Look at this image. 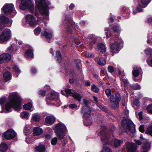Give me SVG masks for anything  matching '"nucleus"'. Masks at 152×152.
<instances>
[{"mask_svg":"<svg viewBox=\"0 0 152 152\" xmlns=\"http://www.w3.org/2000/svg\"><path fill=\"white\" fill-rule=\"evenodd\" d=\"M35 15L37 16L38 13L37 11H39L42 15L45 16L43 19L41 18H38L37 21L35 17L31 15H26L23 20V23L25 25H29L31 26H34L37 24H41L42 22H44L46 25L45 21H48V7L50 4V2L46 0H35Z\"/></svg>","mask_w":152,"mask_h":152,"instance_id":"nucleus-1","label":"nucleus"},{"mask_svg":"<svg viewBox=\"0 0 152 152\" xmlns=\"http://www.w3.org/2000/svg\"><path fill=\"white\" fill-rule=\"evenodd\" d=\"M22 99L17 92H13L9 96V102L7 103L4 107L3 104L7 101L5 96L0 98V105H2L1 113H7L11 111V108L14 107L16 109H19L21 108L20 103Z\"/></svg>","mask_w":152,"mask_h":152,"instance_id":"nucleus-2","label":"nucleus"},{"mask_svg":"<svg viewBox=\"0 0 152 152\" xmlns=\"http://www.w3.org/2000/svg\"><path fill=\"white\" fill-rule=\"evenodd\" d=\"M10 23L8 26H10L12 23V21L9 20L5 16H0V30L6 26V24ZM12 34L10 30L6 28L2 31L0 34V43L3 44L8 41L11 37Z\"/></svg>","mask_w":152,"mask_h":152,"instance_id":"nucleus-3","label":"nucleus"},{"mask_svg":"<svg viewBox=\"0 0 152 152\" xmlns=\"http://www.w3.org/2000/svg\"><path fill=\"white\" fill-rule=\"evenodd\" d=\"M129 114V110L124 109L121 116V118H124L121 121V125L127 133L130 134V133L135 132V126L132 121L128 118Z\"/></svg>","mask_w":152,"mask_h":152,"instance_id":"nucleus-4","label":"nucleus"},{"mask_svg":"<svg viewBox=\"0 0 152 152\" xmlns=\"http://www.w3.org/2000/svg\"><path fill=\"white\" fill-rule=\"evenodd\" d=\"M101 128V130H98L96 132V134L101 136V139L103 143H111V141L113 136V132L115 130V127L112 125L110 129V131L108 132H107L105 126H102Z\"/></svg>","mask_w":152,"mask_h":152,"instance_id":"nucleus-5","label":"nucleus"},{"mask_svg":"<svg viewBox=\"0 0 152 152\" xmlns=\"http://www.w3.org/2000/svg\"><path fill=\"white\" fill-rule=\"evenodd\" d=\"M106 34L107 38L110 37L109 43L112 52L113 53L118 52L123 43L122 41L118 36L115 37L114 36L112 35L109 31L106 32Z\"/></svg>","mask_w":152,"mask_h":152,"instance_id":"nucleus-6","label":"nucleus"},{"mask_svg":"<svg viewBox=\"0 0 152 152\" xmlns=\"http://www.w3.org/2000/svg\"><path fill=\"white\" fill-rule=\"evenodd\" d=\"M52 128L60 140L64 138L67 131L66 126L62 123L55 124Z\"/></svg>","mask_w":152,"mask_h":152,"instance_id":"nucleus-7","label":"nucleus"},{"mask_svg":"<svg viewBox=\"0 0 152 152\" xmlns=\"http://www.w3.org/2000/svg\"><path fill=\"white\" fill-rule=\"evenodd\" d=\"M59 94L58 92L51 91L47 94L46 101L48 104H54L57 106H59L61 104L60 102H58Z\"/></svg>","mask_w":152,"mask_h":152,"instance_id":"nucleus-8","label":"nucleus"},{"mask_svg":"<svg viewBox=\"0 0 152 152\" xmlns=\"http://www.w3.org/2000/svg\"><path fill=\"white\" fill-rule=\"evenodd\" d=\"M91 112V108L86 106L85 108H83L82 111V113L83 114V123L86 126H89L92 124L90 115Z\"/></svg>","mask_w":152,"mask_h":152,"instance_id":"nucleus-9","label":"nucleus"},{"mask_svg":"<svg viewBox=\"0 0 152 152\" xmlns=\"http://www.w3.org/2000/svg\"><path fill=\"white\" fill-rule=\"evenodd\" d=\"M21 0L16 1L17 4H19ZM20 8L23 10L29 9L33 10L34 7V3L33 0H22L19 6Z\"/></svg>","mask_w":152,"mask_h":152,"instance_id":"nucleus-10","label":"nucleus"},{"mask_svg":"<svg viewBox=\"0 0 152 152\" xmlns=\"http://www.w3.org/2000/svg\"><path fill=\"white\" fill-rule=\"evenodd\" d=\"M68 17L66 16L64 22V24L67 28V33H71L72 32L71 26L77 31H78L80 29L78 26L74 22H73L71 20H69L67 18Z\"/></svg>","mask_w":152,"mask_h":152,"instance_id":"nucleus-11","label":"nucleus"},{"mask_svg":"<svg viewBox=\"0 0 152 152\" xmlns=\"http://www.w3.org/2000/svg\"><path fill=\"white\" fill-rule=\"evenodd\" d=\"M110 101L111 107L113 108L119 107V103L121 99L120 95L118 93L116 94H113L110 97Z\"/></svg>","mask_w":152,"mask_h":152,"instance_id":"nucleus-12","label":"nucleus"},{"mask_svg":"<svg viewBox=\"0 0 152 152\" xmlns=\"http://www.w3.org/2000/svg\"><path fill=\"white\" fill-rule=\"evenodd\" d=\"M2 9L4 12L7 14H12L13 16H14L16 13L14 5L12 4H5Z\"/></svg>","mask_w":152,"mask_h":152,"instance_id":"nucleus-13","label":"nucleus"},{"mask_svg":"<svg viewBox=\"0 0 152 152\" xmlns=\"http://www.w3.org/2000/svg\"><path fill=\"white\" fill-rule=\"evenodd\" d=\"M61 93L63 95L65 94V93L67 95H71L75 99L77 100L79 102H80L82 97L80 94L77 93H72L71 90L70 89H67L64 90H62L61 91Z\"/></svg>","mask_w":152,"mask_h":152,"instance_id":"nucleus-14","label":"nucleus"},{"mask_svg":"<svg viewBox=\"0 0 152 152\" xmlns=\"http://www.w3.org/2000/svg\"><path fill=\"white\" fill-rule=\"evenodd\" d=\"M16 136V133L12 129H9L4 133V138L7 140L12 139Z\"/></svg>","mask_w":152,"mask_h":152,"instance_id":"nucleus-15","label":"nucleus"},{"mask_svg":"<svg viewBox=\"0 0 152 152\" xmlns=\"http://www.w3.org/2000/svg\"><path fill=\"white\" fill-rule=\"evenodd\" d=\"M42 34L47 39H50L52 37L53 32L52 30L49 28H44V31L41 32Z\"/></svg>","mask_w":152,"mask_h":152,"instance_id":"nucleus-16","label":"nucleus"},{"mask_svg":"<svg viewBox=\"0 0 152 152\" xmlns=\"http://www.w3.org/2000/svg\"><path fill=\"white\" fill-rule=\"evenodd\" d=\"M56 118L53 115L47 116L45 118V121L47 125L51 126L56 121Z\"/></svg>","mask_w":152,"mask_h":152,"instance_id":"nucleus-17","label":"nucleus"},{"mask_svg":"<svg viewBox=\"0 0 152 152\" xmlns=\"http://www.w3.org/2000/svg\"><path fill=\"white\" fill-rule=\"evenodd\" d=\"M88 37V42L87 43V45L89 46L90 48H91L96 42V37L93 34L89 35Z\"/></svg>","mask_w":152,"mask_h":152,"instance_id":"nucleus-18","label":"nucleus"},{"mask_svg":"<svg viewBox=\"0 0 152 152\" xmlns=\"http://www.w3.org/2000/svg\"><path fill=\"white\" fill-rule=\"evenodd\" d=\"M126 147L128 152H138L137 150V146L134 143L128 142L126 143Z\"/></svg>","mask_w":152,"mask_h":152,"instance_id":"nucleus-19","label":"nucleus"},{"mask_svg":"<svg viewBox=\"0 0 152 152\" xmlns=\"http://www.w3.org/2000/svg\"><path fill=\"white\" fill-rule=\"evenodd\" d=\"M118 70L120 78L122 81L124 83V85L125 86L128 85L129 84V83L127 80L124 76V74L123 70L120 67L118 68Z\"/></svg>","mask_w":152,"mask_h":152,"instance_id":"nucleus-20","label":"nucleus"},{"mask_svg":"<svg viewBox=\"0 0 152 152\" xmlns=\"http://www.w3.org/2000/svg\"><path fill=\"white\" fill-rule=\"evenodd\" d=\"M124 143V141L122 140H118L116 139H114V137H113V139L111 141V143L105 144L104 143V144H111L113 145V144L114 146L115 147H118L120 146L122 144Z\"/></svg>","mask_w":152,"mask_h":152,"instance_id":"nucleus-21","label":"nucleus"},{"mask_svg":"<svg viewBox=\"0 0 152 152\" xmlns=\"http://www.w3.org/2000/svg\"><path fill=\"white\" fill-rule=\"evenodd\" d=\"M142 71L141 68L139 67L134 66L133 68L132 73L134 77L138 76L140 72Z\"/></svg>","mask_w":152,"mask_h":152,"instance_id":"nucleus-22","label":"nucleus"},{"mask_svg":"<svg viewBox=\"0 0 152 152\" xmlns=\"http://www.w3.org/2000/svg\"><path fill=\"white\" fill-rule=\"evenodd\" d=\"M33 50L31 49L27 50L25 53V56L27 58H33Z\"/></svg>","mask_w":152,"mask_h":152,"instance_id":"nucleus-23","label":"nucleus"},{"mask_svg":"<svg viewBox=\"0 0 152 152\" xmlns=\"http://www.w3.org/2000/svg\"><path fill=\"white\" fill-rule=\"evenodd\" d=\"M10 68H13V71L17 74H18L15 76L16 77H17L20 72V71L18 66L15 64L12 63L10 65Z\"/></svg>","mask_w":152,"mask_h":152,"instance_id":"nucleus-24","label":"nucleus"},{"mask_svg":"<svg viewBox=\"0 0 152 152\" xmlns=\"http://www.w3.org/2000/svg\"><path fill=\"white\" fill-rule=\"evenodd\" d=\"M45 150V147L42 145L37 146L34 148V151L36 152H44Z\"/></svg>","mask_w":152,"mask_h":152,"instance_id":"nucleus-25","label":"nucleus"},{"mask_svg":"<svg viewBox=\"0 0 152 152\" xmlns=\"http://www.w3.org/2000/svg\"><path fill=\"white\" fill-rule=\"evenodd\" d=\"M3 78L5 81L10 80L12 78V75L10 72L7 71L3 74Z\"/></svg>","mask_w":152,"mask_h":152,"instance_id":"nucleus-26","label":"nucleus"},{"mask_svg":"<svg viewBox=\"0 0 152 152\" xmlns=\"http://www.w3.org/2000/svg\"><path fill=\"white\" fill-rule=\"evenodd\" d=\"M145 7V6H144L142 4H139L135 9L133 10V13L135 15L137 12H141L142 11V8Z\"/></svg>","mask_w":152,"mask_h":152,"instance_id":"nucleus-27","label":"nucleus"},{"mask_svg":"<svg viewBox=\"0 0 152 152\" xmlns=\"http://www.w3.org/2000/svg\"><path fill=\"white\" fill-rule=\"evenodd\" d=\"M98 50L100 52L103 53L105 52L106 48L104 45L102 43H99L97 46Z\"/></svg>","mask_w":152,"mask_h":152,"instance_id":"nucleus-28","label":"nucleus"},{"mask_svg":"<svg viewBox=\"0 0 152 152\" xmlns=\"http://www.w3.org/2000/svg\"><path fill=\"white\" fill-rule=\"evenodd\" d=\"M140 101L137 99H134L132 101V106L135 109L140 107Z\"/></svg>","mask_w":152,"mask_h":152,"instance_id":"nucleus-29","label":"nucleus"},{"mask_svg":"<svg viewBox=\"0 0 152 152\" xmlns=\"http://www.w3.org/2000/svg\"><path fill=\"white\" fill-rule=\"evenodd\" d=\"M42 129L39 127H34L33 130V132L34 135H40L42 133Z\"/></svg>","mask_w":152,"mask_h":152,"instance_id":"nucleus-30","label":"nucleus"},{"mask_svg":"<svg viewBox=\"0 0 152 152\" xmlns=\"http://www.w3.org/2000/svg\"><path fill=\"white\" fill-rule=\"evenodd\" d=\"M95 61L100 65H103L106 63L105 60L103 57L96 58L95 59Z\"/></svg>","mask_w":152,"mask_h":152,"instance_id":"nucleus-31","label":"nucleus"},{"mask_svg":"<svg viewBox=\"0 0 152 152\" xmlns=\"http://www.w3.org/2000/svg\"><path fill=\"white\" fill-rule=\"evenodd\" d=\"M29 128L30 125L29 124L26 125L24 127L23 131L25 134L26 135H29L31 132L32 129L30 130L29 129Z\"/></svg>","mask_w":152,"mask_h":152,"instance_id":"nucleus-32","label":"nucleus"},{"mask_svg":"<svg viewBox=\"0 0 152 152\" xmlns=\"http://www.w3.org/2000/svg\"><path fill=\"white\" fill-rule=\"evenodd\" d=\"M23 108L25 110H30L31 111H32L33 109L32 108V104L31 102H29L27 104H24L23 106Z\"/></svg>","mask_w":152,"mask_h":152,"instance_id":"nucleus-33","label":"nucleus"},{"mask_svg":"<svg viewBox=\"0 0 152 152\" xmlns=\"http://www.w3.org/2000/svg\"><path fill=\"white\" fill-rule=\"evenodd\" d=\"M40 115L39 114L36 113L32 115V118L33 120L35 121H40Z\"/></svg>","mask_w":152,"mask_h":152,"instance_id":"nucleus-34","label":"nucleus"},{"mask_svg":"<svg viewBox=\"0 0 152 152\" xmlns=\"http://www.w3.org/2000/svg\"><path fill=\"white\" fill-rule=\"evenodd\" d=\"M1 55H2V58H4L5 61H7L10 60L11 58V56L9 54L5 53L2 54Z\"/></svg>","mask_w":152,"mask_h":152,"instance_id":"nucleus-35","label":"nucleus"},{"mask_svg":"<svg viewBox=\"0 0 152 152\" xmlns=\"http://www.w3.org/2000/svg\"><path fill=\"white\" fill-rule=\"evenodd\" d=\"M142 147L144 150L142 152H147V151L145 150H148L150 149V145L149 143L146 142L142 146Z\"/></svg>","mask_w":152,"mask_h":152,"instance_id":"nucleus-36","label":"nucleus"},{"mask_svg":"<svg viewBox=\"0 0 152 152\" xmlns=\"http://www.w3.org/2000/svg\"><path fill=\"white\" fill-rule=\"evenodd\" d=\"M20 115L23 119H28L29 118L28 113L25 111L22 112L20 114Z\"/></svg>","mask_w":152,"mask_h":152,"instance_id":"nucleus-37","label":"nucleus"},{"mask_svg":"<svg viewBox=\"0 0 152 152\" xmlns=\"http://www.w3.org/2000/svg\"><path fill=\"white\" fill-rule=\"evenodd\" d=\"M56 58L57 61L58 62H60L61 61V55L59 51H57L56 52Z\"/></svg>","mask_w":152,"mask_h":152,"instance_id":"nucleus-38","label":"nucleus"},{"mask_svg":"<svg viewBox=\"0 0 152 152\" xmlns=\"http://www.w3.org/2000/svg\"><path fill=\"white\" fill-rule=\"evenodd\" d=\"M93 99H94V102L96 103L97 106L101 109L102 110H104L105 111V109L104 108V107L100 104H99L98 102V99L95 96H93Z\"/></svg>","mask_w":152,"mask_h":152,"instance_id":"nucleus-39","label":"nucleus"},{"mask_svg":"<svg viewBox=\"0 0 152 152\" xmlns=\"http://www.w3.org/2000/svg\"><path fill=\"white\" fill-rule=\"evenodd\" d=\"M49 87L47 86H46L44 87V89H41L39 92V94L41 96H44L46 94V91L49 89Z\"/></svg>","mask_w":152,"mask_h":152,"instance_id":"nucleus-40","label":"nucleus"},{"mask_svg":"<svg viewBox=\"0 0 152 152\" xmlns=\"http://www.w3.org/2000/svg\"><path fill=\"white\" fill-rule=\"evenodd\" d=\"M8 148L7 145L4 143H2L0 145V150L2 151H4Z\"/></svg>","mask_w":152,"mask_h":152,"instance_id":"nucleus-41","label":"nucleus"},{"mask_svg":"<svg viewBox=\"0 0 152 152\" xmlns=\"http://www.w3.org/2000/svg\"><path fill=\"white\" fill-rule=\"evenodd\" d=\"M16 50L13 48L12 46H10L8 48L7 51L8 52L11 54H14L16 53Z\"/></svg>","mask_w":152,"mask_h":152,"instance_id":"nucleus-42","label":"nucleus"},{"mask_svg":"<svg viewBox=\"0 0 152 152\" xmlns=\"http://www.w3.org/2000/svg\"><path fill=\"white\" fill-rule=\"evenodd\" d=\"M69 108L74 109L75 110L78 109L80 107V106H78L75 103H72L69 105Z\"/></svg>","mask_w":152,"mask_h":152,"instance_id":"nucleus-43","label":"nucleus"},{"mask_svg":"<svg viewBox=\"0 0 152 152\" xmlns=\"http://www.w3.org/2000/svg\"><path fill=\"white\" fill-rule=\"evenodd\" d=\"M113 30L114 33H119L121 31L120 28L118 25H115L113 27Z\"/></svg>","mask_w":152,"mask_h":152,"instance_id":"nucleus-44","label":"nucleus"},{"mask_svg":"<svg viewBox=\"0 0 152 152\" xmlns=\"http://www.w3.org/2000/svg\"><path fill=\"white\" fill-rule=\"evenodd\" d=\"M100 152H112V151L109 147L106 146H104L103 149Z\"/></svg>","mask_w":152,"mask_h":152,"instance_id":"nucleus-45","label":"nucleus"},{"mask_svg":"<svg viewBox=\"0 0 152 152\" xmlns=\"http://www.w3.org/2000/svg\"><path fill=\"white\" fill-rule=\"evenodd\" d=\"M151 0H140L142 4L146 7L151 1Z\"/></svg>","mask_w":152,"mask_h":152,"instance_id":"nucleus-46","label":"nucleus"},{"mask_svg":"<svg viewBox=\"0 0 152 152\" xmlns=\"http://www.w3.org/2000/svg\"><path fill=\"white\" fill-rule=\"evenodd\" d=\"M41 30L42 29L40 27H37L34 30L35 34L36 35H38L40 34Z\"/></svg>","mask_w":152,"mask_h":152,"instance_id":"nucleus-47","label":"nucleus"},{"mask_svg":"<svg viewBox=\"0 0 152 152\" xmlns=\"http://www.w3.org/2000/svg\"><path fill=\"white\" fill-rule=\"evenodd\" d=\"M145 133L146 134H149L152 136V126L148 128Z\"/></svg>","mask_w":152,"mask_h":152,"instance_id":"nucleus-48","label":"nucleus"},{"mask_svg":"<svg viewBox=\"0 0 152 152\" xmlns=\"http://www.w3.org/2000/svg\"><path fill=\"white\" fill-rule=\"evenodd\" d=\"M91 89L93 92L95 93H97L99 91L98 88L94 84L92 85Z\"/></svg>","mask_w":152,"mask_h":152,"instance_id":"nucleus-49","label":"nucleus"},{"mask_svg":"<svg viewBox=\"0 0 152 152\" xmlns=\"http://www.w3.org/2000/svg\"><path fill=\"white\" fill-rule=\"evenodd\" d=\"M58 142V139L56 137H54L52 138L51 141V143L53 145H55Z\"/></svg>","mask_w":152,"mask_h":152,"instance_id":"nucleus-50","label":"nucleus"},{"mask_svg":"<svg viewBox=\"0 0 152 152\" xmlns=\"http://www.w3.org/2000/svg\"><path fill=\"white\" fill-rule=\"evenodd\" d=\"M147 110L149 113L152 114V104H149L147 106Z\"/></svg>","mask_w":152,"mask_h":152,"instance_id":"nucleus-51","label":"nucleus"},{"mask_svg":"<svg viewBox=\"0 0 152 152\" xmlns=\"http://www.w3.org/2000/svg\"><path fill=\"white\" fill-rule=\"evenodd\" d=\"M145 54L148 56H151L152 55V49L148 48L145 50Z\"/></svg>","mask_w":152,"mask_h":152,"instance_id":"nucleus-52","label":"nucleus"},{"mask_svg":"<svg viewBox=\"0 0 152 152\" xmlns=\"http://www.w3.org/2000/svg\"><path fill=\"white\" fill-rule=\"evenodd\" d=\"M136 115L140 120H141L142 119V111H140L138 113V115L136 113Z\"/></svg>","mask_w":152,"mask_h":152,"instance_id":"nucleus-53","label":"nucleus"},{"mask_svg":"<svg viewBox=\"0 0 152 152\" xmlns=\"http://www.w3.org/2000/svg\"><path fill=\"white\" fill-rule=\"evenodd\" d=\"M67 142V139H64L61 140V142L60 143L61 145L63 146H65Z\"/></svg>","mask_w":152,"mask_h":152,"instance_id":"nucleus-54","label":"nucleus"},{"mask_svg":"<svg viewBox=\"0 0 152 152\" xmlns=\"http://www.w3.org/2000/svg\"><path fill=\"white\" fill-rule=\"evenodd\" d=\"M105 92L107 96L108 97L110 96L111 93V91L110 89H107L105 90Z\"/></svg>","mask_w":152,"mask_h":152,"instance_id":"nucleus-55","label":"nucleus"},{"mask_svg":"<svg viewBox=\"0 0 152 152\" xmlns=\"http://www.w3.org/2000/svg\"><path fill=\"white\" fill-rule=\"evenodd\" d=\"M147 63L148 65L152 67V58H147L146 60Z\"/></svg>","mask_w":152,"mask_h":152,"instance_id":"nucleus-56","label":"nucleus"},{"mask_svg":"<svg viewBox=\"0 0 152 152\" xmlns=\"http://www.w3.org/2000/svg\"><path fill=\"white\" fill-rule=\"evenodd\" d=\"M108 70L110 72H113L114 71V68L113 66L110 65L108 67Z\"/></svg>","mask_w":152,"mask_h":152,"instance_id":"nucleus-57","label":"nucleus"},{"mask_svg":"<svg viewBox=\"0 0 152 152\" xmlns=\"http://www.w3.org/2000/svg\"><path fill=\"white\" fill-rule=\"evenodd\" d=\"M133 88L135 90L140 89L141 88V87L140 85L136 83L134 85Z\"/></svg>","mask_w":152,"mask_h":152,"instance_id":"nucleus-58","label":"nucleus"},{"mask_svg":"<svg viewBox=\"0 0 152 152\" xmlns=\"http://www.w3.org/2000/svg\"><path fill=\"white\" fill-rule=\"evenodd\" d=\"M139 130L141 132H144V126L143 125H141L139 128Z\"/></svg>","mask_w":152,"mask_h":152,"instance_id":"nucleus-59","label":"nucleus"},{"mask_svg":"<svg viewBox=\"0 0 152 152\" xmlns=\"http://www.w3.org/2000/svg\"><path fill=\"white\" fill-rule=\"evenodd\" d=\"M94 54L90 53L89 52H87L86 53V56L87 58H90L94 56Z\"/></svg>","mask_w":152,"mask_h":152,"instance_id":"nucleus-60","label":"nucleus"},{"mask_svg":"<svg viewBox=\"0 0 152 152\" xmlns=\"http://www.w3.org/2000/svg\"><path fill=\"white\" fill-rule=\"evenodd\" d=\"M83 103H84L86 104V105L84 106H83V107L82 108V110H83V108H85V107L86 106H87L86 105L88 103V101L86 99H83ZM88 107H89L88 106Z\"/></svg>","mask_w":152,"mask_h":152,"instance_id":"nucleus-61","label":"nucleus"},{"mask_svg":"<svg viewBox=\"0 0 152 152\" xmlns=\"http://www.w3.org/2000/svg\"><path fill=\"white\" fill-rule=\"evenodd\" d=\"M2 55H0V64H2L5 62L4 58H2Z\"/></svg>","mask_w":152,"mask_h":152,"instance_id":"nucleus-62","label":"nucleus"},{"mask_svg":"<svg viewBox=\"0 0 152 152\" xmlns=\"http://www.w3.org/2000/svg\"><path fill=\"white\" fill-rule=\"evenodd\" d=\"M135 143L138 145H140L141 144V142L139 140H135Z\"/></svg>","mask_w":152,"mask_h":152,"instance_id":"nucleus-63","label":"nucleus"},{"mask_svg":"<svg viewBox=\"0 0 152 152\" xmlns=\"http://www.w3.org/2000/svg\"><path fill=\"white\" fill-rule=\"evenodd\" d=\"M37 70L36 69L34 68H32L31 69V72L33 74H34L36 73Z\"/></svg>","mask_w":152,"mask_h":152,"instance_id":"nucleus-64","label":"nucleus"}]
</instances>
